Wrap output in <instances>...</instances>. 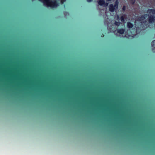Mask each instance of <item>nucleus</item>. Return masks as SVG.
Instances as JSON below:
<instances>
[{
  "instance_id": "f257e3e1",
  "label": "nucleus",
  "mask_w": 155,
  "mask_h": 155,
  "mask_svg": "<svg viewBox=\"0 0 155 155\" xmlns=\"http://www.w3.org/2000/svg\"><path fill=\"white\" fill-rule=\"evenodd\" d=\"M147 17V15H145L138 17L136 19L135 24L136 29L133 28L134 25L133 24L130 22H127V27L128 29L125 32V37L127 38H128L130 37H133L137 33H139L140 31L144 30L147 28L148 22L145 20Z\"/></svg>"
},
{
  "instance_id": "f03ea898",
  "label": "nucleus",
  "mask_w": 155,
  "mask_h": 155,
  "mask_svg": "<svg viewBox=\"0 0 155 155\" xmlns=\"http://www.w3.org/2000/svg\"><path fill=\"white\" fill-rule=\"evenodd\" d=\"M43 3L44 5L47 7L51 8L56 7L58 6V4L54 0H39Z\"/></svg>"
},
{
  "instance_id": "7ed1b4c3",
  "label": "nucleus",
  "mask_w": 155,
  "mask_h": 155,
  "mask_svg": "<svg viewBox=\"0 0 155 155\" xmlns=\"http://www.w3.org/2000/svg\"><path fill=\"white\" fill-rule=\"evenodd\" d=\"M147 12L149 15L153 14L155 15V9H148ZM146 15H147V17L145 18V20L147 21L148 24V23H152L155 22V17L153 15H151L149 16L148 21L147 18L148 15L147 14ZM148 26V24H147V27Z\"/></svg>"
},
{
  "instance_id": "20e7f679",
  "label": "nucleus",
  "mask_w": 155,
  "mask_h": 155,
  "mask_svg": "<svg viewBox=\"0 0 155 155\" xmlns=\"http://www.w3.org/2000/svg\"><path fill=\"white\" fill-rule=\"evenodd\" d=\"M125 32V29L123 28H119L116 29L114 31V35L117 36L122 37H126Z\"/></svg>"
},
{
  "instance_id": "39448f33",
  "label": "nucleus",
  "mask_w": 155,
  "mask_h": 155,
  "mask_svg": "<svg viewBox=\"0 0 155 155\" xmlns=\"http://www.w3.org/2000/svg\"><path fill=\"white\" fill-rule=\"evenodd\" d=\"M118 2L117 0H116L115 2L114 5L113 4H110L109 6V11L111 12H114L117 10L118 8Z\"/></svg>"
},
{
  "instance_id": "423d86ee",
  "label": "nucleus",
  "mask_w": 155,
  "mask_h": 155,
  "mask_svg": "<svg viewBox=\"0 0 155 155\" xmlns=\"http://www.w3.org/2000/svg\"><path fill=\"white\" fill-rule=\"evenodd\" d=\"M152 51L155 52V40L153 41L151 43Z\"/></svg>"
},
{
  "instance_id": "0eeeda50",
  "label": "nucleus",
  "mask_w": 155,
  "mask_h": 155,
  "mask_svg": "<svg viewBox=\"0 0 155 155\" xmlns=\"http://www.w3.org/2000/svg\"><path fill=\"white\" fill-rule=\"evenodd\" d=\"M105 3L104 0H99L98 1V4L101 6L104 5Z\"/></svg>"
},
{
  "instance_id": "6e6552de",
  "label": "nucleus",
  "mask_w": 155,
  "mask_h": 155,
  "mask_svg": "<svg viewBox=\"0 0 155 155\" xmlns=\"http://www.w3.org/2000/svg\"><path fill=\"white\" fill-rule=\"evenodd\" d=\"M117 18V20H116L114 22V24L116 26H118L120 24V23L119 21V18Z\"/></svg>"
},
{
  "instance_id": "1a4fd4ad",
  "label": "nucleus",
  "mask_w": 155,
  "mask_h": 155,
  "mask_svg": "<svg viewBox=\"0 0 155 155\" xmlns=\"http://www.w3.org/2000/svg\"><path fill=\"white\" fill-rule=\"evenodd\" d=\"M125 18L124 16H122L120 17V19L121 22H124V19Z\"/></svg>"
},
{
  "instance_id": "9d476101",
  "label": "nucleus",
  "mask_w": 155,
  "mask_h": 155,
  "mask_svg": "<svg viewBox=\"0 0 155 155\" xmlns=\"http://www.w3.org/2000/svg\"><path fill=\"white\" fill-rule=\"evenodd\" d=\"M61 0V3L62 4L63 3V2L65 1V0Z\"/></svg>"
},
{
  "instance_id": "9b49d317",
  "label": "nucleus",
  "mask_w": 155,
  "mask_h": 155,
  "mask_svg": "<svg viewBox=\"0 0 155 155\" xmlns=\"http://www.w3.org/2000/svg\"><path fill=\"white\" fill-rule=\"evenodd\" d=\"M122 9L123 10H125V6H124L123 7Z\"/></svg>"
},
{
  "instance_id": "f8f14e48",
  "label": "nucleus",
  "mask_w": 155,
  "mask_h": 155,
  "mask_svg": "<svg viewBox=\"0 0 155 155\" xmlns=\"http://www.w3.org/2000/svg\"><path fill=\"white\" fill-rule=\"evenodd\" d=\"M92 0H87V1L88 2H91Z\"/></svg>"
},
{
  "instance_id": "ddd939ff",
  "label": "nucleus",
  "mask_w": 155,
  "mask_h": 155,
  "mask_svg": "<svg viewBox=\"0 0 155 155\" xmlns=\"http://www.w3.org/2000/svg\"><path fill=\"white\" fill-rule=\"evenodd\" d=\"M111 0H106V1H110Z\"/></svg>"
},
{
  "instance_id": "4468645a",
  "label": "nucleus",
  "mask_w": 155,
  "mask_h": 155,
  "mask_svg": "<svg viewBox=\"0 0 155 155\" xmlns=\"http://www.w3.org/2000/svg\"><path fill=\"white\" fill-rule=\"evenodd\" d=\"M66 15H68V13H65V14H64L65 15H65V14H66Z\"/></svg>"
},
{
  "instance_id": "2eb2a0df",
  "label": "nucleus",
  "mask_w": 155,
  "mask_h": 155,
  "mask_svg": "<svg viewBox=\"0 0 155 155\" xmlns=\"http://www.w3.org/2000/svg\"><path fill=\"white\" fill-rule=\"evenodd\" d=\"M134 0L133 1V2H132V3H134Z\"/></svg>"
},
{
  "instance_id": "dca6fc26",
  "label": "nucleus",
  "mask_w": 155,
  "mask_h": 155,
  "mask_svg": "<svg viewBox=\"0 0 155 155\" xmlns=\"http://www.w3.org/2000/svg\"><path fill=\"white\" fill-rule=\"evenodd\" d=\"M108 5V4H106V6H107Z\"/></svg>"
},
{
  "instance_id": "f3484780",
  "label": "nucleus",
  "mask_w": 155,
  "mask_h": 155,
  "mask_svg": "<svg viewBox=\"0 0 155 155\" xmlns=\"http://www.w3.org/2000/svg\"><path fill=\"white\" fill-rule=\"evenodd\" d=\"M32 0V1H33L34 0Z\"/></svg>"
}]
</instances>
